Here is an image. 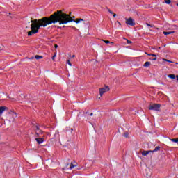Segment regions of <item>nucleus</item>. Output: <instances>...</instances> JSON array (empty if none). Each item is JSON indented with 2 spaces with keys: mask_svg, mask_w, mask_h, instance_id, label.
<instances>
[{
  "mask_svg": "<svg viewBox=\"0 0 178 178\" xmlns=\"http://www.w3.org/2000/svg\"><path fill=\"white\" fill-rule=\"evenodd\" d=\"M161 108V104H154L149 106V111H159V108Z\"/></svg>",
  "mask_w": 178,
  "mask_h": 178,
  "instance_id": "f03ea898",
  "label": "nucleus"
},
{
  "mask_svg": "<svg viewBox=\"0 0 178 178\" xmlns=\"http://www.w3.org/2000/svg\"><path fill=\"white\" fill-rule=\"evenodd\" d=\"M163 60L164 62H168L169 63H173V61H170V60H168L166 58H163Z\"/></svg>",
  "mask_w": 178,
  "mask_h": 178,
  "instance_id": "dca6fc26",
  "label": "nucleus"
},
{
  "mask_svg": "<svg viewBox=\"0 0 178 178\" xmlns=\"http://www.w3.org/2000/svg\"><path fill=\"white\" fill-rule=\"evenodd\" d=\"M111 44H113V42H111Z\"/></svg>",
  "mask_w": 178,
  "mask_h": 178,
  "instance_id": "e433bc0d",
  "label": "nucleus"
},
{
  "mask_svg": "<svg viewBox=\"0 0 178 178\" xmlns=\"http://www.w3.org/2000/svg\"><path fill=\"white\" fill-rule=\"evenodd\" d=\"M146 55H148V56H154L155 58H156V54H148V53H145Z\"/></svg>",
  "mask_w": 178,
  "mask_h": 178,
  "instance_id": "2eb2a0df",
  "label": "nucleus"
},
{
  "mask_svg": "<svg viewBox=\"0 0 178 178\" xmlns=\"http://www.w3.org/2000/svg\"><path fill=\"white\" fill-rule=\"evenodd\" d=\"M177 80L178 81V75L177 76Z\"/></svg>",
  "mask_w": 178,
  "mask_h": 178,
  "instance_id": "c9c22d12",
  "label": "nucleus"
},
{
  "mask_svg": "<svg viewBox=\"0 0 178 178\" xmlns=\"http://www.w3.org/2000/svg\"><path fill=\"white\" fill-rule=\"evenodd\" d=\"M67 63L69 65V66H72V63H70V60H67Z\"/></svg>",
  "mask_w": 178,
  "mask_h": 178,
  "instance_id": "b1692460",
  "label": "nucleus"
},
{
  "mask_svg": "<svg viewBox=\"0 0 178 178\" xmlns=\"http://www.w3.org/2000/svg\"><path fill=\"white\" fill-rule=\"evenodd\" d=\"M35 59L38 60V59H42V56H38V55H36L35 56Z\"/></svg>",
  "mask_w": 178,
  "mask_h": 178,
  "instance_id": "f3484780",
  "label": "nucleus"
},
{
  "mask_svg": "<svg viewBox=\"0 0 178 178\" xmlns=\"http://www.w3.org/2000/svg\"><path fill=\"white\" fill-rule=\"evenodd\" d=\"M35 132H36V134H42V131H40V129L38 127H36Z\"/></svg>",
  "mask_w": 178,
  "mask_h": 178,
  "instance_id": "9b49d317",
  "label": "nucleus"
},
{
  "mask_svg": "<svg viewBox=\"0 0 178 178\" xmlns=\"http://www.w3.org/2000/svg\"><path fill=\"white\" fill-rule=\"evenodd\" d=\"M159 149H161V147L157 146L154 150H151V152H156V151H159Z\"/></svg>",
  "mask_w": 178,
  "mask_h": 178,
  "instance_id": "ddd939ff",
  "label": "nucleus"
},
{
  "mask_svg": "<svg viewBox=\"0 0 178 178\" xmlns=\"http://www.w3.org/2000/svg\"><path fill=\"white\" fill-rule=\"evenodd\" d=\"M28 59H34V57L29 58Z\"/></svg>",
  "mask_w": 178,
  "mask_h": 178,
  "instance_id": "2f4dec72",
  "label": "nucleus"
},
{
  "mask_svg": "<svg viewBox=\"0 0 178 178\" xmlns=\"http://www.w3.org/2000/svg\"><path fill=\"white\" fill-rule=\"evenodd\" d=\"M126 24L129 26H134V24H136V23H134V20L131 18L126 19Z\"/></svg>",
  "mask_w": 178,
  "mask_h": 178,
  "instance_id": "20e7f679",
  "label": "nucleus"
},
{
  "mask_svg": "<svg viewBox=\"0 0 178 178\" xmlns=\"http://www.w3.org/2000/svg\"><path fill=\"white\" fill-rule=\"evenodd\" d=\"M127 43L128 44H131V41H130V40H127Z\"/></svg>",
  "mask_w": 178,
  "mask_h": 178,
  "instance_id": "bb28decb",
  "label": "nucleus"
},
{
  "mask_svg": "<svg viewBox=\"0 0 178 178\" xmlns=\"http://www.w3.org/2000/svg\"><path fill=\"white\" fill-rule=\"evenodd\" d=\"M168 77H169V79H172V80H175V79H176V75L169 74V75H168Z\"/></svg>",
  "mask_w": 178,
  "mask_h": 178,
  "instance_id": "f8f14e48",
  "label": "nucleus"
},
{
  "mask_svg": "<svg viewBox=\"0 0 178 178\" xmlns=\"http://www.w3.org/2000/svg\"><path fill=\"white\" fill-rule=\"evenodd\" d=\"M55 58H56V53L52 56V60H55Z\"/></svg>",
  "mask_w": 178,
  "mask_h": 178,
  "instance_id": "5701e85b",
  "label": "nucleus"
},
{
  "mask_svg": "<svg viewBox=\"0 0 178 178\" xmlns=\"http://www.w3.org/2000/svg\"><path fill=\"white\" fill-rule=\"evenodd\" d=\"M173 27H174L173 28L174 30H177V29H178L177 26H176V25H174Z\"/></svg>",
  "mask_w": 178,
  "mask_h": 178,
  "instance_id": "a878e982",
  "label": "nucleus"
},
{
  "mask_svg": "<svg viewBox=\"0 0 178 178\" xmlns=\"http://www.w3.org/2000/svg\"><path fill=\"white\" fill-rule=\"evenodd\" d=\"M145 176H147V177H149V176L151 175V173L149 172V169L147 168L145 170L144 172Z\"/></svg>",
  "mask_w": 178,
  "mask_h": 178,
  "instance_id": "6e6552de",
  "label": "nucleus"
},
{
  "mask_svg": "<svg viewBox=\"0 0 178 178\" xmlns=\"http://www.w3.org/2000/svg\"><path fill=\"white\" fill-rule=\"evenodd\" d=\"M93 115H94V113H91L90 114V116H92Z\"/></svg>",
  "mask_w": 178,
  "mask_h": 178,
  "instance_id": "72a5a7b5",
  "label": "nucleus"
},
{
  "mask_svg": "<svg viewBox=\"0 0 178 178\" xmlns=\"http://www.w3.org/2000/svg\"><path fill=\"white\" fill-rule=\"evenodd\" d=\"M54 47H55V48H58V44H55V45H54Z\"/></svg>",
  "mask_w": 178,
  "mask_h": 178,
  "instance_id": "7c9ffc66",
  "label": "nucleus"
},
{
  "mask_svg": "<svg viewBox=\"0 0 178 178\" xmlns=\"http://www.w3.org/2000/svg\"><path fill=\"white\" fill-rule=\"evenodd\" d=\"M72 22H73V18L70 17V13L66 14L62 11H57L49 17H43L38 20L31 19V31L28 32V35L37 34L40 27H47L49 24H55L56 23H59L60 25L67 24V23H72Z\"/></svg>",
  "mask_w": 178,
  "mask_h": 178,
  "instance_id": "f257e3e1",
  "label": "nucleus"
},
{
  "mask_svg": "<svg viewBox=\"0 0 178 178\" xmlns=\"http://www.w3.org/2000/svg\"><path fill=\"white\" fill-rule=\"evenodd\" d=\"M109 91V87L106 86L105 88H102L99 89V94H100V97H102V95H104V94H105V92Z\"/></svg>",
  "mask_w": 178,
  "mask_h": 178,
  "instance_id": "7ed1b4c3",
  "label": "nucleus"
},
{
  "mask_svg": "<svg viewBox=\"0 0 178 178\" xmlns=\"http://www.w3.org/2000/svg\"><path fill=\"white\" fill-rule=\"evenodd\" d=\"M113 17H116V14H113Z\"/></svg>",
  "mask_w": 178,
  "mask_h": 178,
  "instance_id": "473e14b6",
  "label": "nucleus"
},
{
  "mask_svg": "<svg viewBox=\"0 0 178 178\" xmlns=\"http://www.w3.org/2000/svg\"><path fill=\"white\" fill-rule=\"evenodd\" d=\"M149 65H151L150 62L147 61L146 63H145V64L143 65L144 67H148L149 66Z\"/></svg>",
  "mask_w": 178,
  "mask_h": 178,
  "instance_id": "4468645a",
  "label": "nucleus"
},
{
  "mask_svg": "<svg viewBox=\"0 0 178 178\" xmlns=\"http://www.w3.org/2000/svg\"><path fill=\"white\" fill-rule=\"evenodd\" d=\"M35 140L37 141L38 144H42L44 143V138H35Z\"/></svg>",
  "mask_w": 178,
  "mask_h": 178,
  "instance_id": "0eeeda50",
  "label": "nucleus"
},
{
  "mask_svg": "<svg viewBox=\"0 0 178 178\" xmlns=\"http://www.w3.org/2000/svg\"><path fill=\"white\" fill-rule=\"evenodd\" d=\"M165 2L167 3V5L170 4V0H165Z\"/></svg>",
  "mask_w": 178,
  "mask_h": 178,
  "instance_id": "4be33fe9",
  "label": "nucleus"
},
{
  "mask_svg": "<svg viewBox=\"0 0 178 178\" xmlns=\"http://www.w3.org/2000/svg\"><path fill=\"white\" fill-rule=\"evenodd\" d=\"M173 33H175V31H168V32L163 31V34H164V35H169V34H173Z\"/></svg>",
  "mask_w": 178,
  "mask_h": 178,
  "instance_id": "9d476101",
  "label": "nucleus"
},
{
  "mask_svg": "<svg viewBox=\"0 0 178 178\" xmlns=\"http://www.w3.org/2000/svg\"><path fill=\"white\" fill-rule=\"evenodd\" d=\"M176 65H178V63H176Z\"/></svg>",
  "mask_w": 178,
  "mask_h": 178,
  "instance_id": "4c0bfd02",
  "label": "nucleus"
},
{
  "mask_svg": "<svg viewBox=\"0 0 178 178\" xmlns=\"http://www.w3.org/2000/svg\"><path fill=\"white\" fill-rule=\"evenodd\" d=\"M75 56H76L75 55H73V56H72V58H74Z\"/></svg>",
  "mask_w": 178,
  "mask_h": 178,
  "instance_id": "f704fd0d",
  "label": "nucleus"
},
{
  "mask_svg": "<svg viewBox=\"0 0 178 178\" xmlns=\"http://www.w3.org/2000/svg\"><path fill=\"white\" fill-rule=\"evenodd\" d=\"M146 24H147V26H148V27H154V26H152V25H151V24H149L148 23H147Z\"/></svg>",
  "mask_w": 178,
  "mask_h": 178,
  "instance_id": "cd10ccee",
  "label": "nucleus"
},
{
  "mask_svg": "<svg viewBox=\"0 0 178 178\" xmlns=\"http://www.w3.org/2000/svg\"><path fill=\"white\" fill-rule=\"evenodd\" d=\"M108 12H109V13H111V15H113V13L112 12V10H108Z\"/></svg>",
  "mask_w": 178,
  "mask_h": 178,
  "instance_id": "c85d7f7f",
  "label": "nucleus"
},
{
  "mask_svg": "<svg viewBox=\"0 0 178 178\" xmlns=\"http://www.w3.org/2000/svg\"><path fill=\"white\" fill-rule=\"evenodd\" d=\"M83 19H76V20H75L74 22H75V23H76V24H79V23H80V22H83Z\"/></svg>",
  "mask_w": 178,
  "mask_h": 178,
  "instance_id": "a211bd4d",
  "label": "nucleus"
},
{
  "mask_svg": "<svg viewBox=\"0 0 178 178\" xmlns=\"http://www.w3.org/2000/svg\"><path fill=\"white\" fill-rule=\"evenodd\" d=\"M152 60H156V57H155L154 58H152Z\"/></svg>",
  "mask_w": 178,
  "mask_h": 178,
  "instance_id": "c756f323",
  "label": "nucleus"
},
{
  "mask_svg": "<svg viewBox=\"0 0 178 178\" xmlns=\"http://www.w3.org/2000/svg\"><path fill=\"white\" fill-rule=\"evenodd\" d=\"M123 136H124V137H126V138L129 137V133H128V132H125V133L124 134Z\"/></svg>",
  "mask_w": 178,
  "mask_h": 178,
  "instance_id": "412c9836",
  "label": "nucleus"
},
{
  "mask_svg": "<svg viewBox=\"0 0 178 178\" xmlns=\"http://www.w3.org/2000/svg\"><path fill=\"white\" fill-rule=\"evenodd\" d=\"M150 152H152L151 150L150 151H143L142 152V155L143 156H147V155H148V154H150Z\"/></svg>",
  "mask_w": 178,
  "mask_h": 178,
  "instance_id": "1a4fd4ad",
  "label": "nucleus"
},
{
  "mask_svg": "<svg viewBox=\"0 0 178 178\" xmlns=\"http://www.w3.org/2000/svg\"><path fill=\"white\" fill-rule=\"evenodd\" d=\"M6 109H8V108H6V106L0 107V116L2 115V113H3V112H5V111H6Z\"/></svg>",
  "mask_w": 178,
  "mask_h": 178,
  "instance_id": "423d86ee",
  "label": "nucleus"
},
{
  "mask_svg": "<svg viewBox=\"0 0 178 178\" xmlns=\"http://www.w3.org/2000/svg\"><path fill=\"white\" fill-rule=\"evenodd\" d=\"M10 115L13 116V118L10 120V122H15V118H17V114L15 112H12Z\"/></svg>",
  "mask_w": 178,
  "mask_h": 178,
  "instance_id": "39448f33",
  "label": "nucleus"
},
{
  "mask_svg": "<svg viewBox=\"0 0 178 178\" xmlns=\"http://www.w3.org/2000/svg\"><path fill=\"white\" fill-rule=\"evenodd\" d=\"M76 165H73V163H71V165H70V169L72 170V169H73L74 168H76Z\"/></svg>",
  "mask_w": 178,
  "mask_h": 178,
  "instance_id": "6ab92c4d",
  "label": "nucleus"
},
{
  "mask_svg": "<svg viewBox=\"0 0 178 178\" xmlns=\"http://www.w3.org/2000/svg\"><path fill=\"white\" fill-rule=\"evenodd\" d=\"M105 44H111V42L108 41V40H103Z\"/></svg>",
  "mask_w": 178,
  "mask_h": 178,
  "instance_id": "393cba45",
  "label": "nucleus"
},
{
  "mask_svg": "<svg viewBox=\"0 0 178 178\" xmlns=\"http://www.w3.org/2000/svg\"><path fill=\"white\" fill-rule=\"evenodd\" d=\"M170 140H171L172 143H178V138H177V139H170Z\"/></svg>",
  "mask_w": 178,
  "mask_h": 178,
  "instance_id": "aec40b11",
  "label": "nucleus"
}]
</instances>
